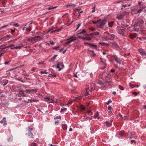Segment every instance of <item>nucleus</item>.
I'll return each mask as SVG.
<instances>
[{
  "label": "nucleus",
  "instance_id": "1",
  "mask_svg": "<svg viewBox=\"0 0 146 146\" xmlns=\"http://www.w3.org/2000/svg\"><path fill=\"white\" fill-rule=\"evenodd\" d=\"M105 33L106 34V38L107 40H113L114 39L115 37V35L110 34L108 32H106Z\"/></svg>",
  "mask_w": 146,
  "mask_h": 146
},
{
  "label": "nucleus",
  "instance_id": "2",
  "mask_svg": "<svg viewBox=\"0 0 146 146\" xmlns=\"http://www.w3.org/2000/svg\"><path fill=\"white\" fill-rule=\"evenodd\" d=\"M107 22V19L106 18L104 19L99 22L97 24V26L98 27L100 28L103 29V27Z\"/></svg>",
  "mask_w": 146,
  "mask_h": 146
},
{
  "label": "nucleus",
  "instance_id": "3",
  "mask_svg": "<svg viewBox=\"0 0 146 146\" xmlns=\"http://www.w3.org/2000/svg\"><path fill=\"white\" fill-rule=\"evenodd\" d=\"M95 85L94 84H92L90 86V87H89L86 89V91L85 93L86 96H87L88 95V92H92L94 90V87Z\"/></svg>",
  "mask_w": 146,
  "mask_h": 146
},
{
  "label": "nucleus",
  "instance_id": "4",
  "mask_svg": "<svg viewBox=\"0 0 146 146\" xmlns=\"http://www.w3.org/2000/svg\"><path fill=\"white\" fill-rule=\"evenodd\" d=\"M117 32L119 34L123 36H126L127 35V33L124 29H118Z\"/></svg>",
  "mask_w": 146,
  "mask_h": 146
},
{
  "label": "nucleus",
  "instance_id": "5",
  "mask_svg": "<svg viewBox=\"0 0 146 146\" xmlns=\"http://www.w3.org/2000/svg\"><path fill=\"white\" fill-rule=\"evenodd\" d=\"M45 101L49 103H56L57 101L55 102L54 100L51 99L48 97H46L45 98Z\"/></svg>",
  "mask_w": 146,
  "mask_h": 146
},
{
  "label": "nucleus",
  "instance_id": "6",
  "mask_svg": "<svg viewBox=\"0 0 146 146\" xmlns=\"http://www.w3.org/2000/svg\"><path fill=\"white\" fill-rule=\"evenodd\" d=\"M144 23L143 21L141 19L138 20L135 23L134 25V27H137L139 26L140 25Z\"/></svg>",
  "mask_w": 146,
  "mask_h": 146
},
{
  "label": "nucleus",
  "instance_id": "7",
  "mask_svg": "<svg viewBox=\"0 0 146 146\" xmlns=\"http://www.w3.org/2000/svg\"><path fill=\"white\" fill-rule=\"evenodd\" d=\"M139 51L142 56H146V51L145 50L140 48L139 49Z\"/></svg>",
  "mask_w": 146,
  "mask_h": 146
},
{
  "label": "nucleus",
  "instance_id": "8",
  "mask_svg": "<svg viewBox=\"0 0 146 146\" xmlns=\"http://www.w3.org/2000/svg\"><path fill=\"white\" fill-rule=\"evenodd\" d=\"M76 40V37H73V36L72 37L66 40L67 41L66 42V44H69Z\"/></svg>",
  "mask_w": 146,
  "mask_h": 146
},
{
  "label": "nucleus",
  "instance_id": "9",
  "mask_svg": "<svg viewBox=\"0 0 146 146\" xmlns=\"http://www.w3.org/2000/svg\"><path fill=\"white\" fill-rule=\"evenodd\" d=\"M110 44L111 45V46L114 49H118L119 48L118 45L115 42H110Z\"/></svg>",
  "mask_w": 146,
  "mask_h": 146
},
{
  "label": "nucleus",
  "instance_id": "10",
  "mask_svg": "<svg viewBox=\"0 0 146 146\" xmlns=\"http://www.w3.org/2000/svg\"><path fill=\"white\" fill-rule=\"evenodd\" d=\"M85 44L86 45L87 44L89 45L92 48H97V46L94 44H90V43H85Z\"/></svg>",
  "mask_w": 146,
  "mask_h": 146
},
{
  "label": "nucleus",
  "instance_id": "11",
  "mask_svg": "<svg viewBox=\"0 0 146 146\" xmlns=\"http://www.w3.org/2000/svg\"><path fill=\"white\" fill-rule=\"evenodd\" d=\"M8 82V80L6 79L3 80L2 82H1V84L3 86H4L6 85Z\"/></svg>",
  "mask_w": 146,
  "mask_h": 146
},
{
  "label": "nucleus",
  "instance_id": "12",
  "mask_svg": "<svg viewBox=\"0 0 146 146\" xmlns=\"http://www.w3.org/2000/svg\"><path fill=\"white\" fill-rule=\"evenodd\" d=\"M90 34L89 35H87L86 36V40H90L91 38L93 37Z\"/></svg>",
  "mask_w": 146,
  "mask_h": 146
},
{
  "label": "nucleus",
  "instance_id": "13",
  "mask_svg": "<svg viewBox=\"0 0 146 146\" xmlns=\"http://www.w3.org/2000/svg\"><path fill=\"white\" fill-rule=\"evenodd\" d=\"M115 61L118 63H119V64H121V63L119 62V59L117 57L115 56L114 55L113 56Z\"/></svg>",
  "mask_w": 146,
  "mask_h": 146
},
{
  "label": "nucleus",
  "instance_id": "14",
  "mask_svg": "<svg viewBox=\"0 0 146 146\" xmlns=\"http://www.w3.org/2000/svg\"><path fill=\"white\" fill-rule=\"evenodd\" d=\"M103 76L104 77H107L108 78H110L111 77V75L109 73H104L103 74Z\"/></svg>",
  "mask_w": 146,
  "mask_h": 146
},
{
  "label": "nucleus",
  "instance_id": "15",
  "mask_svg": "<svg viewBox=\"0 0 146 146\" xmlns=\"http://www.w3.org/2000/svg\"><path fill=\"white\" fill-rule=\"evenodd\" d=\"M78 34H81L85 36L86 35V31L84 29H83L81 32L79 33Z\"/></svg>",
  "mask_w": 146,
  "mask_h": 146
},
{
  "label": "nucleus",
  "instance_id": "16",
  "mask_svg": "<svg viewBox=\"0 0 146 146\" xmlns=\"http://www.w3.org/2000/svg\"><path fill=\"white\" fill-rule=\"evenodd\" d=\"M124 17V15L123 14H120L118 15L117 16V18L119 20H121L123 19Z\"/></svg>",
  "mask_w": 146,
  "mask_h": 146
},
{
  "label": "nucleus",
  "instance_id": "17",
  "mask_svg": "<svg viewBox=\"0 0 146 146\" xmlns=\"http://www.w3.org/2000/svg\"><path fill=\"white\" fill-rule=\"evenodd\" d=\"M33 130V128H31L30 127H29L28 129L27 130L28 133H27L26 134V135H27L28 134H30V133H32L31 132V131Z\"/></svg>",
  "mask_w": 146,
  "mask_h": 146
},
{
  "label": "nucleus",
  "instance_id": "18",
  "mask_svg": "<svg viewBox=\"0 0 146 146\" xmlns=\"http://www.w3.org/2000/svg\"><path fill=\"white\" fill-rule=\"evenodd\" d=\"M137 34L136 33H134L133 34H131L129 35L130 37L132 39L134 38L137 36Z\"/></svg>",
  "mask_w": 146,
  "mask_h": 146
},
{
  "label": "nucleus",
  "instance_id": "19",
  "mask_svg": "<svg viewBox=\"0 0 146 146\" xmlns=\"http://www.w3.org/2000/svg\"><path fill=\"white\" fill-rule=\"evenodd\" d=\"M146 6H144L142 7V8L141 9H139L138 10H137V13L135 14H137V13H140L141 12L143 11V10L145 8Z\"/></svg>",
  "mask_w": 146,
  "mask_h": 146
},
{
  "label": "nucleus",
  "instance_id": "20",
  "mask_svg": "<svg viewBox=\"0 0 146 146\" xmlns=\"http://www.w3.org/2000/svg\"><path fill=\"white\" fill-rule=\"evenodd\" d=\"M37 91V90L36 89H30L29 90V91H28V94H31L32 92H36Z\"/></svg>",
  "mask_w": 146,
  "mask_h": 146
},
{
  "label": "nucleus",
  "instance_id": "21",
  "mask_svg": "<svg viewBox=\"0 0 146 146\" xmlns=\"http://www.w3.org/2000/svg\"><path fill=\"white\" fill-rule=\"evenodd\" d=\"M105 124L108 127H110L112 125V123H110L108 121H106L105 122Z\"/></svg>",
  "mask_w": 146,
  "mask_h": 146
},
{
  "label": "nucleus",
  "instance_id": "22",
  "mask_svg": "<svg viewBox=\"0 0 146 146\" xmlns=\"http://www.w3.org/2000/svg\"><path fill=\"white\" fill-rule=\"evenodd\" d=\"M99 34V33L98 32H96L93 33H92L90 34V35L91 36H92L93 37H94V36L95 35H98Z\"/></svg>",
  "mask_w": 146,
  "mask_h": 146
},
{
  "label": "nucleus",
  "instance_id": "23",
  "mask_svg": "<svg viewBox=\"0 0 146 146\" xmlns=\"http://www.w3.org/2000/svg\"><path fill=\"white\" fill-rule=\"evenodd\" d=\"M22 46H16L14 47L13 48H11V49H21V48Z\"/></svg>",
  "mask_w": 146,
  "mask_h": 146
},
{
  "label": "nucleus",
  "instance_id": "24",
  "mask_svg": "<svg viewBox=\"0 0 146 146\" xmlns=\"http://www.w3.org/2000/svg\"><path fill=\"white\" fill-rule=\"evenodd\" d=\"M62 127L64 129H66L67 128V126L66 124L65 123L63 124L62 125Z\"/></svg>",
  "mask_w": 146,
  "mask_h": 146
},
{
  "label": "nucleus",
  "instance_id": "25",
  "mask_svg": "<svg viewBox=\"0 0 146 146\" xmlns=\"http://www.w3.org/2000/svg\"><path fill=\"white\" fill-rule=\"evenodd\" d=\"M98 112H97L94 115V117L95 118L99 119V117L98 116Z\"/></svg>",
  "mask_w": 146,
  "mask_h": 146
},
{
  "label": "nucleus",
  "instance_id": "26",
  "mask_svg": "<svg viewBox=\"0 0 146 146\" xmlns=\"http://www.w3.org/2000/svg\"><path fill=\"white\" fill-rule=\"evenodd\" d=\"M18 96L19 97H21V96H25L24 95V94L22 92H21L19 93L18 94Z\"/></svg>",
  "mask_w": 146,
  "mask_h": 146
},
{
  "label": "nucleus",
  "instance_id": "27",
  "mask_svg": "<svg viewBox=\"0 0 146 146\" xmlns=\"http://www.w3.org/2000/svg\"><path fill=\"white\" fill-rule=\"evenodd\" d=\"M75 6V5L74 4H72V5L69 4V5H66V7L68 8L70 7H74Z\"/></svg>",
  "mask_w": 146,
  "mask_h": 146
},
{
  "label": "nucleus",
  "instance_id": "28",
  "mask_svg": "<svg viewBox=\"0 0 146 146\" xmlns=\"http://www.w3.org/2000/svg\"><path fill=\"white\" fill-rule=\"evenodd\" d=\"M82 98V97H81L79 96V97H76V98H75V100L76 101H78L79 100H80Z\"/></svg>",
  "mask_w": 146,
  "mask_h": 146
},
{
  "label": "nucleus",
  "instance_id": "29",
  "mask_svg": "<svg viewBox=\"0 0 146 146\" xmlns=\"http://www.w3.org/2000/svg\"><path fill=\"white\" fill-rule=\"evenodd\" d=\"M61 46V45H59L57 47H53L52 48V49H55L56 50H58L59 49V48H60Z\"/></svg>",
  "mask_w": 146,
  "mask_h": 146
},
{
  "label": "nucleus",
  "instance_id": "30",
  "mask_svg": "<svg viewBox=\"0 0 146 146\" xmlns=\"http://www.w3.org/2000/svg\"><path fill=\"white\" fill-rule=\"evenodd\" d=\"M57 64H59V66H60V67H61V68H63L64 67V65L62 63L58 62Z\"/></svg>",
  "mask_w": 146,
  "mask_h": 146
},
{
  "label": "nucleus",
  "instance_id": "31",
  "mask_svg": "<svg viewBox=\"0 0 146 146\" xmlns=\"http://www.w3.org/2000/svg\"><path fill=\"white\" fill-rule=\"evenodd\" d=\"M50 75H51V76L53 77H56V75L53 72H52L51 73Z\"/></svg>",
  "mask_w": 146,
  "mask_h": 146
},
{
  "label": "nucleus",
  "instance_id": "32",
  "mask_svg": "<svg viewBox=\"0 0 146 146\" xmlns=\"http://www.w3.org/2000/svg\"><path fill=\"white\" fill-rule=\"evenodd\" d=\"M113 22H110L108 23V25L109 27H111L113 26Z\"/></svg>",
  "mask_w": 146,
  "mask_h": 146
},
{
  "label": "nucleus",
  "instance_id": "33",
  "mask_svg": "<svg viewBox=\"0 0 146 146\" xmlns=\"http://www.w3.org/2000/svg\"><path fill=\"white\" fill-rule=\"evenodd\" d=\"M8 26H9V25H5L3 26L1 28H0V30L2 29L6 28Z\"/></svg>",
  "mask_w": 146,
  "mask_h": 146
},
{
  "label": "nucleus",
  "instance_id": "34",
  "mask_svg": "<svg viewBox=\"0 0 146 146\" xmlns=\"http://www.w3.org/2000/svg\"><path fill=\"white\" fill-rule=\"evenodd\" d=\"M45 43H46V45H48V46H49L50 44H52V45H53L54 44V42H50V43H47L46 42Z\"/></svg>",
  "mask_w": 146,
  "mask_h": 146
},
{
  "label": "nucleus",
  "instance_id": "35",
  "mask_svg": "<svg viewBox=\"0 0 146 146\" xmlns=\"http://www.w3.org/2000/svg\"><path fill=\"white\" fill-rule=\"evenodd\" d=\"M5 119L6 118L5 117H3V118L2 120L3 121V125H5L7 124L5 121Z\"/></svg>",
  "mask_w": 146,
  "mask_h": 146
},
{
  "label": "nucleus",
  "instance_id": "36",
  "mask_svg": "<svg viewBox=\"0 0 146 146\" xmlns=\"http://www.w3.org/2000/svg\"><path fill=\"white\" fill-rule=\"evenodd\" d=\"M79 37L83 40H86V36H79Z\"/></svg>",
  "mask_w": 146,
  "mask_h": 146
},
{
  "label": "nucleus",
  "instance_id": "37",
  "mask_svg": "<svg viewBox=\"0 0 146 146\" xmlns=\"http://www.w3.org/2000/svg\"><path fill=\"white\" fill-rule=\"evenodd\" d=\"M119 135L120 136H123L124 135V133L123 132H119Z\"/></svg>",
  "mask_w": 146,
  "mask_h": 146
},
{
  "label": "nucleus",
  "instance_id": "38",
  "mask_svg": "<svg viewBox=\"0 0 146 146\" xmlns=\"http://www.w3.org/2000/svg\"><path fill=\"white\" fill-rule=\"evenodd\" d=\"M56 8V7H49L47 8V9L48 10H50L52 9H55Z\"/></svg>",
  "mask_w": 146,
  "mask_h": 146
},
{
  "label": "nucleus",
  "instance_id": "39",
  "mask_svg": "<svg viewBox=\"0 0 146 146\" xmlns=\"http://www.w3.org/2000/svg\"><path fill=\"white\" fill-rule=\"evenodd\" d=\"M40 73L41 74H47L48 73V72H47L46 71L43 72L42 71H40Z\"/></svg>",
  "mask_w": 146,
  "mask_h": 146
},
{
  "label": "nucleus",
  "instance_id": "40",
  "mask_svg": "<svg viewBox=\"0 0 146 146\" xmlns=\"http://www.w3.org/2000/svg\"><path fill=\"white\" fill-rule=\"evenodd\" d=\"M95 6H93L92 7V9L93 10L92 11V13H94L95 11Z\"/></svg>",
  "mask_w": 146,
  "mask_h": 146
},
{
  "label": "nucleus",
  "instance_id": "41",
  "mask_svg": "<svg viewBox=\"0 0 146 146\" xmlns=\"http://www.w3.org/2000/svg\"><path fill=\"white\" fill-rule=\"evenodd\" d=\"M54 119H61V117L60 116H55L54 117Z\"/></svg>",
  "mask_w": 146,
  "mask_h": 146
},
{
  "label": "nucleus",
  "instance_id": "42",
  "mask_svg": "<svg viewBox=\"0 0 146 146\" xmlns=\"http://www.w3.org/2000/svg\"><path fill=\"white\" fill-rule=\"evenodd\" d=\"M26 30L29 31H30L31 30V29L30 27H29L26 28Z\"/></svg>",
  "mask_w": 146,
  "mask_h": 146
},
{
  "label": "nucleus",
  "instance_id": "43",
  "mask_svg": "<svg viewBox=\"0 0 146 146\" xmlns=\"http://www.w3.org/2000/svg\"><path fill=\"white\" fill-rule=\"evenodd\" d=\"M105 43H104V42H100L99 43V44H100L101 45L103 46H105Z\"/></svg>",
  "mask_w": 146,
  "mask_h": 146
},
{
  "label": "nucleus",
  "instance_id": "44",
  "mask_svg": "<svg viewBox=\"0 0 146 146\" xmlns=\"http://www.w3.org/2000/svg\"><path fill=\"white\" fill-rule=\"evenodd\" d=\"M29 102H36L37 100L36 99H33L32 100H30L29 99L28 100Z\"/></svg>",
  "mask_w": 146,
  "mask_h": 146
},
{
  "label": "nucleus",
  "instance_id": "45",
  "mask_svg": "<svg viewBox=\"0 0 146 146\" xmlns=\"http://www.w3.org/2000/svg\"><path fill=\"white\" fill-rule=\"evenodd\" d=\"M119 89H120L121 90H124L123 88L120 85L119 86Z\"/></svg>",
  "mask_w": 146,
  "mask_h": 146
},
{
  "label": "nucleus",
  "instance_id": "46",
  "mask_svg": "<svg viewBox=\"0 0 146 146\" xmlns=\"http://www.w3.org/2000/svg\"><path fill=\"white\" fill-rule=\"evenodd\" d=\"M27 135L28 136H30L32 138H33L34 136V135H33L32 133H30V134H28V135Z\"/></svg>",
  "mask_w": 146,
  "mask_h": 146
},
{
  "label": "nucleus",
  "instance_id": "47",
  "mask_svg": "<svg viewBox=\"0 0 146 146\" xmlns=\"http://www.w3.org/2000/svg\"><path fill=\"white\" fill-rule=\"evenodd\" d=\"M56 68H57L59 69L58 71H60L61 70V69L62 68H60V66H59V64H57V66L56 67Z\"/></svg>",
  "mask_w": 146,
  "mask_h": 146
},
{
  "label": "nucleus",
  "instance_id": "48",
  "mask_svg": "<svg viewBox=\"0 0 146 146\" xmlns=\"http://www.w3.org/2000/svg\"><path fill=\"white\" fill-rule=\"evenodd\" d=\"M101 19H100L97 21H93V23H94V24H96L97 23H99V22L101 21Z\"/></svg>",
  "mask_w": 146,
  "mask_h": 146
},
{
  "label": "nucleus",
  "instance_id": "49",
  "mask_svg": "<svg viewBox=\"0 0 146 146\" xmlns=\"http://www.w3.org/2000/svg\"><path fill=\"white\" fill-rule=\"evenodd\" d=\"M96 56V54L94 52V51L92 52V57H95Z\"/></svg>",
  "mask_w": 146,
  "mask_h": 146
},
{
  "label": "nucleus",
  "instance_id": "50",
  "mask_svg": "<svg viewBox=\"0 0 146 146\" xmlns=\"http://www.w3.org/2000/svg\"><path fill=\"white\" fill-rule=\"evenodd\" d=\"M111 101L110 100L108 101L106 103V104L107 105L109 104L111 102Z\"/></svg>",
  "mask_w": 146,
  "mask_h": 146
},
{
  "label": "nucleus",
  "instance_id": "51",
  "mask_svg": "<svg viewBox=\"0 0 146 146\" xmlns=\"http://www.w3.org/2000/svg\"><path fill=\"white\" fill-rule=\"evenodd\" d=\"M13 26H15L16 27H18L19 26V25L17 23H16L15 24H14L13 25Z\"/></svg>",
  "mask_w": 146,
  "mask_h": 146
},
{
  "label": "nucleus",
  "instance_id": "52",
  "mask_svg": "<svg viewBox=\"0 0 146 146\" xmlns=\"http://www.w3.org/2000/svg\"><path fill=\"white\" fill-rule=\"evenodd\" d=\"M12 139H13L12 137H10L7 139V141H11L12 140Z\"/></svg>",
  "mask_w": 146,
  "mask_h": 146
},
{
  "label": "nucleus",
  "instance_id": "53",
  "mask_svg": "<svg viewBox=\"0 0 146 146\" xmlns=\"http://www.w3.org/2000/svg\"><path fill=\"white\" fill-rule=\"evenodd\" d=\"M36 143H32L31 144V146H36Z\"/></svg>",
  "mask_w": 146,
  "mask_h": 146
},
{
  "label": "nucleus",
  "instance_id": "54",
  "mask_svg": "<svg viewBox=\"0 0 146 146\" xmlns=\"http://www.w3.org/2000/svg\"><path fill=\"white\" fill-rule=\"evenodd\" d=\"M66 110V109L65 108H64V109H62L60 111H61V112H62V111H65Z\"/></svg>",
  "mask_w": 146,
  "mask_h": 146
},
{
  "label": "nucleus",
  "instance_id": "55",
  "mask_svg": "<svg viewBox=\"0 0 146 146\" xmlns=\"http://www.w3.org/2000/svg\"><path fill=\"white\" fill-rule=\"evenodd\" d=\"M131 143L132 144L134 143H135V141L134 140H132L131 141Z\"/></svg>",
  "mask_w": 146,
  "mask_h": 146
},
{
  "label": "nucleus",
  "instance_id": "56",
  "mask_svg": "<svg viewBox=\"0 0 146 146\" xmlns=\"http://www.w3.org/2000/svg\"><path fill=\"white\" fill-rule=\"evenodd\" d=\"M15 32V30L11 29V33L13 34V33Z\"/></svg>",
  "mask_w": 146,
  "mask_h": 146
},
{
  "label": "nucleus",
  "instance_id": "57",
  "mask_svg": "<svg viewBox=\"0 0 146 146\" xmlns=\"http://www.w3.org/2000/svg\"><path fill=\"white\" fill-rule=\"evenodd\" d=\"M59 122V121L58 120H57V121H55L54 123L56 125H57Z\"/></svg>",
  "mask_w": 146,
  "mask_h": 146
},
{
  "label": "nucleus",
  "instance_id": "58",
  "mask_svg": "<svg viewBox=\"0 0 146 146\" xmlns=\"http://www.w3.org/2000/svg\"><path fill=\"white\" fill-rule=\"evenodd\" d=\"M111 82V81H106V83L108 84L109 85H111V84L110 83V82Z\"/></svg>",
  "mask_w": 146,
  "mask_h": 146
},
{
  "label": "nucleus",
  "instance_id": "59",
  "mask_svg": "<svg viewBox=\"0 0 146 146\" xmlns=\"http://www.w3.org/2000/svg\"><path fill=\"white\" fill-rule=\"evenodd\" d=\"M108 109L110 110H111L112 109V108L110 106H109L108 107Z\"/></svg>",
  "mask_w": 146,
  "mask_h": 146
},
{
  "label": "nucleus",
  "instance_id": "60",
  "mask_svg": "<svg viewBox=\"0 0 146 146\" xmlns=\"http://www.w3.org/2000/svg\"><path fill=\"white\" fill-rule=\"evenodd\" d=\"M1 2L3 4H4L5 3V1L4 0H1Z\"/></svg>",
  "mask_w": 146,
  "mask_h": 146
},
{
  "label": "nucleus",
  "instance_id": "61",
  "mask_svg": "<svg viewBox=\"0 0 146 146\" xmlns=\"http://www.w3.org/2000/svg\"><path fill=\"white\" fill-rule=\"evenodd\" d=\"M110 43L109 44L105 43V46H109L110 45Z\"/></svg>",
  "mask_w": 146,
  "mask_h": 146
},
{
  "label": "nucleus",
  "instance_id": "62",
  "mask_svg": "<svg viewBox=\"0 0 146 146\" xmlns=\"http://www.w3.org/2000/svg\"><path fill=\"white\" fill-rule=\"evenodd\" d=\"M57 55H55L52 58V59L53 60H54L55 58H56L57 57Z\"/></svg>",
  "mask_w": 146,
  "mask_h": 146
},
{
  "label": "nucleus",
  "instance_id": "63",
  "mask_svg": "<svg viewBox=\"0 0 146 146\" xmlns=\"http://www.w3.org/2000/svg\"><path fill=\"white\" fill-rule=\"evenodd\" d=\"M81 109L82 110H85V107L83 106H82L81 108Z\"/></svg>",
  "mask_w": 146,
  "mask_h": 146
},
{
  "label": "nucleus",
  "instance_id": "64",
  "mask_svg": "<svg viewBox=\"0 0 146 146\" xmlns=\"http://www.w3.org/2000/svg\"><path fill=\"white\" fill-rule=\"evenodd\" d=\"M110 71L112 72H115V70L114 69H111L110 70Z\"/></svg>",
  "mask_w": 146,
  "mask_h": 146
}]
</instances>
